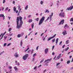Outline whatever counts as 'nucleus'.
<instances>
[{
	"instance_id": "f257e3e1",
	"label": "nucleus",
	"mask_w": 73,
	"mask_h": 73,
	"mask_svg": "<svg viewBox=\"0 0 73 73\" xmlns=\"http://www.w3.org/2000/svg\"><path fill=\"white\" fill-rule=\"evenodd\" d=\"M22 19H23V18L21 16L17 17V28H18V29H20L21 28V27L22 24L23 23Z\"/></svg>"
},
{
	"instance_id": "f03ea898",
	"label": "nucleus",
	"mask_w": 73,
	"mask_h": 73,
	"mask_svg": "<svg viewBox=\"0 0 73 73\" xmlns=\"http://www.w3.org/2000/svg\"><path fill=\"white\" fill-rule=\"evenodd\" d=\"M45 20V17L44 16L42 17L41 19L39 20L38 25H41L42 24L44 21Z\"/></svg>"
},
{
	"instance_id": "7ed1b4c3",
	"label": "nucleus",
	"mask_w": 73,
	"mask_h": 73,
	"mask_svg": "<svg viewBox=\"0 0 73 73\" xmlns=\"http://www.w3.org/2000/svg\"><path fill=\"white\" fill-rule=\"evenodd\" d=\"M28 56H29V55L28 54H25L23 58V59L24 60H26L27 59V58H28Z\"/></svg>"
},
{
	"instance_id": "20e7f679",
	"label": "nucleus",
	"mask_w": 73,
	"mask_h": 73,
	"mask_svg": "<svg viewBox=\"0 0 73 73\" xmlns=\"http://www.w3.org/2000/svg\"><path fill=\"white\" fill-rule=\"evenodd\" d=\"M59 16L62 17H65V13L64 12H61L59 14Z\"/></svg>"
},
{
	"instance_id": "39448f33",
	"label": "nucleus",
	"mask_w": 73,
	"mask_h": 73,
	"mask_svg": "<svg viewBox=\"0 0 73 73\" xmlns=\"http://www.w3.org/2000/svg\"><path fill=\"white\" fill-rule=\"evenodd\" d=\"M51 60H52V58L47 59V60H45L44 62H45L46 64H48V63H49V62H50Z\"/></svg>"
},
{
	"instance_id": "423d86ee",
	"label": "nucleus",
	"mask_w": 73,
	"mask_h": 73,
	"mask_svg": "<svg viewBox=\"0 0 73 73\" xmlns=\"http://www.w3.org/2000/svg\"><path fill=\"white\" fill-rule=\"evenodd\" d=\"M56 34H55L52 37H50V38H48V40H47L48 41H49V40H50V39H52V38H54V37H56Z\"/></svg>"
},
{
	"instance_id": "0eeeda50",
	"label": "nucleus",
	"mask_w": 73,
	"mask_h": 73,
	"mask_svg": "<svg viewBox=\"0 0 73 73\" xmlns=\"http://www.w3.org/2000/svg\"><path fill=\"white\" fill-rule=\"evenodd\" d=\"M73 8V5L70 7H68L66 9L67 11H71Z\"/></svg>"
},
{
	"instance_id": "6e6552de",
	"label": "nucleus",
	"mask_w": 73,
	"mask_h": 73,
	"mask_svg": "<svg viewBox=\"0 0 73 73\" xmlns=\"http://www.w3.org/2000/svg\"><path fill=\"white\" fill-rule=\"evenodd\" d=\"M64 23V19H62L61 21L59 23V25H61V24H63Z\"/></svg>"
},
{
	"instance_id": "1a4fd4ad",
	"label": "nucleus",
	"mask_w": 73,
	"mask_h": 73,
	"mask_svg": "<svg viewBox=\"0 0 73 73\" xmlns=\"http://www.w3.org/2000/svg\"><path fill=\"white\" fill-rule=\"evenodd\" d=\"M14 56H15L16 58H17V57H19V54H18V53L16 52L15 53L14 55Z\"/></svg>"
},
{
	"instance_id": "9d476101",
	"label": "nucleus",
	"mask_w": 73,
	"mask_h": 73,
	"mask_svg": "<svg viewBox=\"0 0 73 73\" xmlns=\"http://www.w3.org/2000/svg\"><path fill=\"white\" fill-rule=\"evenodd\" d=\"M49 50V48H46L44 50V52L45 54H47V53L48 52V50Z\"/></svg>"
},
{
	"instance_id": "9b49d317",
	"label": "nucleus",
	"mask_w": 73,
	"mask_h": 73,
	"mask_svg": "<svg viewBox=\"0 0 73 73\" xmlns=\"http://www.w3.org/2000/svg\"><path fill=\"white\" fill-rule=\"evenodd\" d=\"M53 13L52 12L51 13V14L50 15V21L52 20V17L53 16Z\"/></svg>"
},
{
	"instance_id": "f8f14e48",
	"label": "nucleus",
	"mask_w": 73,
	"mask_h": 73,
	"mask_svg": "<svg viewBox=\"0 0 73 73\" xmlns=\"http://www.w3.org/2000/svg\"><path fill=\"white\" fill-rule=\"evenodd\" d=\"M61 54H60L59 56H58L57 58V60H58L60 58V57H61Z\"/></svg>"
},
{
	"instance_id": "ddd939ff",
	"label": "nucleus",
	"mask_w": 73,
	"mask_h": 73,
	"mask_svg": "<svg viewBox=\"0 0 73 73\" xmlns=\"http://www.w3.org/2000/svg\"><path fill=\"white\" fill-rule=\"evenodd\" d=\"M62 33L63 34V35L64 36V35H66L67 33H66V31H64Z\"/></svg>"
},
{
	"instance_id": "4468645a",
	"label": "nucleus",
	"mask_w": 73,
	"mask_h": 73,
	"mask_svg": "<svg viewBox=\"0 0 73 73\" xmlns=\"http://www.w3.org/2000/svg\"><path fill=\"white\" fill-rule=\"evenodd\" d=\"M64 28L65 29H66V28H68V25L67 24H66L65 25L64 27Z\"/></svg>"
},
{
	"instance_id": "2eb2a0df",
	"label": "nucleus",
	"mask_w": 73,
	"mask_h": 73,
	"mask_svg": "<svg viewBox=\"0 0 73 73\" xmlns=\"http://www.w3.org/2000/svg\"><path fill=\"white\" fill-rule=\"evenodd\" d=\"M15 63L16 64V65H20V63L19 62H17V61H15Z\"/></svg>"
},
{
	"instance_id": "dca6fc26",
	"label": "nucleus",
	"mask_w": 73,
	"mask_h": 73,
	"mask_svg": "<svg viewBox=\"0 0 73 73\" xmlns=\"http://www.w3.org/2000/svg\"><path fill=\"white\" fill-rule=\"evenodd\" d=\"M36 56V53H35L33 55V57L34 58H33V60H34V59H35V56Z\"/></svg>"
},
{
	"instance_id": "f3484780",
	"label": "nucleus",
	"mask_w": 73,
	"mask_h": 73,
	"mask_svg": "<svg viewBox=\"0 0 73 73\" xmlns=\"http://www.w3.org/2000/svg\"><path fill=\"white\" fill-rule=\"evenodd\" d=\"M58 41V38H57L56 40V45L57 44Z\"/></svg>"
},
{
	"instance_id": "a211bd4d",
	"label": "nucleus",
	"mask_w": 73,
	"mask_h": 73,
	"mask_svg": "<svg viewBox=\"0 0 73 73\" xmlns=\"http://www.w3.org/2000/svg\"><path fill=\"white\" fill-rule=\"evenodd\" d=\"M69 40H67L66 41V44H69Z\"/></svg>"
},
{
	"instance_id": "6ab92c4d",
	"label": "nucleus",
	"mask_w": 73,
	"mask_h": 73,
	"mask_svg": "<svg viewBox=\"0 0 73 73\" xmlns=\"http://www.w3.org/2000/svg\"><path fill=\"white\" fill-rule=\"evenodd\" d=\"M47 12L48 13L49 12V11H48V9H46L45 11V13H47Z\"/></svg>"
},
{
	"instance_id": "aec40b11",
	"label": "nucleus",
	"mask_w": 73,
	"mask_h": 73,
	"mask_svg": "<svg viewBox=\"0 0 73 73\" xmlns=\"http://www.w3.org/2000/svg\"><path fill=\"white\" fill-rule=\"evenodd\" d=\"M4 16V15L3 14L0 15V17H3Z\"/></svg>"
},
{
	"instance_id": "412c9836",
	"label": "nucleus",
	"mask_w": 73,
	"mask_h": 73,
	"mask_svg": "<svg viewBox=\"0 0 73 73\" xmlns=\"http://www.w3.org/2000/svg\"><path fill=\"white\" fill-rule=\"evenodd\" d=\"M22 45H23V40H21V41L20 42V45L21 46H22Z\"/></svg>"
},
{
	"instance_id": "4be33fe9",
	"label": "nucleus",
	"mask_w": 73,
	"mask_h": 73,
	"mask_svg": "<svg viewBox=\"0 0 73 73\" xmlns=\"http://www.w3.org/2000/svg\"><path fill=\"white\" fill-rule=\"evenodd\" d=\"M40 4H41V5H42V4H44V2L41 1L40 2Z\"/></svg>"
},
{
	"instance_id": "5701e85b",
	"label": "nucleus",
	"mask_w": 73,
	"mask_h": 73,
	"mask_svg": "<svg viewBox=\"0 0 73 73\" xmlns=\"http://www.w3.org/2000/svg\"><path fill=\"white\" fill-rule=\"evenodd\" d=\"M21 35L20 34H18L17 35V37L18 38H20V37H21Z\"/></svg>"
},
{
	"instance_id": "b1692460",
	"label": "nucleus",
	"mask_w": 73,
	"mask_h": 73,
	"mask_svg": "<svg viewBox=\"0 0 73 73\" xmlns=\"http://www.w3.org/2000/svg\"><path fill=\"white\" fill-rule=\"evenodd\" d=\"M35 20H36V21H38V20H39V18H37L35 19Z\"/></svg>"
},
{
	"instance_id": "393cba45",
	"label": "nucleus",
	"mask_w": 73,
	"mask_h": 73,
	"mask_svg": "<svg viewBox=\"0 0 73 73\" xmlns=\"http://www.w3.org/2000/svg\"><path fill=\"white\" fill-rule=\"evenodd\" d=\"M14 9V11H15L16 12V7H15L13 8Z\"/></svg>"
},
{
	"instance_id": "a878e982",
	"label": "nucleus",
	"mask_w": 73,
	"mask_h": 73,
	"mask_svg": "<svg viewBox=\"0 0 73 73\" xmlns=\"http://www.w3.org/2000/svg\"><path fill=\"white\" fill-rule=\"evenodd\" d=\"M33 21L32 19H29V23H31V22H32V21Z\"/></svg>"
},
{
	"instance_id": "bb28decb",
	"label": "nucleus",
	"mask_w": 73,
	"mask_h": 73,
	"mask_svg": "<svg viewBox=\"0 0 73 73\" xmlns=\"http://www.w3.org/2000/svg\"><path fill=\"white\" fill-rule=\"evenodd\" d=\"M21 37L24 35V33H22L21 34Z\"/></svg>"
},
{
	"instance_id": "cd10ccee",
	"label": "nucleus",
	"mask_w": 73,
	"mask_h": 73,
	"mask_svg": "<svg viewBox=\"0 0 73 73\" xmlns=\"http://www.w3.org/2000/svg\"><path fill=\"white\" fill-rule=\"evenodd\" d=\"M28 5H27L25 7V10H27V9H28Z\"/></svg>"
},
{
	"instance_id": "c85d7f7f",
	"label": "nucleus",
	"mask_w": 73,
	"mask_h": 73,
	"mask_svg": "<svg viewBox=\"0 0 73 73\" xmlns=\"http://www.w3.org/2000/svg\"><path fill=\"white\" fill-rule=\"evenodd\" d=\"M29 48H28L26 50H25V52H27V51H28V50H29Z\"/></svg>"
},
{
	"instance_id": "c756f323",
	"label": "nucleus",
	"mask_w": 73,
	"mask_h": 73,
	"mask_svg": "<svg viewBox=\"0 0 73 73\" xmlns=\"http://www.w3.org/2000/svg\"><path fill=\"white\" fill-rule=\"evenodd\" d=\"M44 61V59H43L40 62V63H41L42 62H43V61Z\"/></svg>"
},
{
	"instance_id": "7c9ffc66",
	"label": "nucleus",
	"mask_w": 73,
	"mask_h": 73,
	"mask_svg": "<svg viewBox=\"0 0 73 73\" xmlns=\"http://www.w3.org/2000/svg\"><path fill=\"white\" fill-rule=\"evenodd\" d=\"M33 52H34V50H33V49L31 50V54H33Z\"/></svg>"
},
{
	"instance_id": "2f4dec72",
	"label": "nucleus",
	"mask_w": 73,
	"mask_h": 73,
	"mask_svg": "<svg viewBox=\"0 0 73 73\" xmlns=\"http://www.w3.org/2000/svg\"><path fill=\"white\" fill-rule=\"evenodd\" d=\"M70 62V60H68L67 61V64H69Z\"/></svg>"
},
{
	"instance_id": "473e14b6",
	"label": "nucleus",
	"mask_w": 73,
	"mask_h": 73,
	"mask_svg": "<svg viewBox=\"0 0 73 73\" xmlns=\"http://www.w3.org/2000/svg\"><path fill=\"white\" fill-rule=\"evenodd\" d=\"M55 38H54V39L52 40V42H54L55 41Z\"/></svg>"
},
{
	"instance_id": "72a5a7b5",
	"label": "nucleus",
	"mask_w": 73,
	"mask_h": 73,
	"mask_svg": "<svg viewBox=\"0 0 73 73\" xmlns=\"http://www.w3.org/2000/svg\"><path fill=\"white\" fill-rule=\"evenodd\" d=\"M34 27V24L33 23V24H32V25H31V27L33 29V27Z\"/></svg>"
},
{
	"instance_id": "f704fd0d",
	"label": "nucleus",
	"mask_w": 73,
	"mask_h": 73,
	"mask_svg": "<svg viewBox=\"0 0 73 73\" xmlns=\"http://www.w3.org/2000/svg\"><path fill=\"white\" fill-rule=\"evenodd\" d=\"M69 47H68L67 48L65 49V51H67L69 49Z\"/></svg>"
},
{
	"instance_id": "c9c22d12",
	"label": "nucleus",
	"mask_w": 73,
	"mask_h": 73,
	"mask_svg": "<svg viewBox=\"0 0 73 73\" xmlns=\"http://www.w3.org/2000/svg\"><path fill=\"white\" fill-rule=\"evenodd\" d=\"M14 69H15V70H17V67L15 66L14 67Z\"/></svg>"
},
{
	"instance_id": "e433bc0d",
	"label": "nucleus",
	"mask_w": 73,
	"mask_h": 73,
	"mask_svg": "<svg viewBox=\"0 0 73 73\" xmlns=\"http://www.w3.org/2000/svg\"><path fill=\"white\" fill-rule=\"evenodd\" d=\"M12 30V28H10L9 29V31L11 32V31Z\"/></svg>"
},
{
	"instance_id": "4c0bfd02",
	"label": "nucleus",
	"mask_w": 73,
	"mask_h": 73,
	"mask_svg": "<svg viewBox=\"0 0 73 73\" xmlns=\"http://www.w3.org/2000/svg\"><path fill=\"white\" fill-rule=\"evenodd\" d=\"M4 40H6L7 38V36H4Z\"/></svg>"
},
{
	"instance_id": "58836bf2",
	"label": "nucleus",
	"mask_w": 73,
	"mask_h": 73,
	"mask_svg": "<svg viewBox=\"0 0 73 73\" xmlns=\"http://www.w3.org/2000/svg\"><path fill=\"white\" fill-rule=\"evenodd\" d=\"M60 63H57V64H56V66H58V65H60Z\"/></svg>"
},
{
	"instance_id": "ea45409f",
	"label": "nucleus",
	"mask_w": 73,
	"mask_h": 73,
	"mask_svg": "<svg viewBox=\"0 0 73 73\" xmlns=\"http://www.w3.org/2000/svg\"><path fill=\"white\" fill-rule=\"evenodd\" d=\"M11 45V43H10L9 44H8V45L7 46H10V45Z\"/></svg>"
},
{
	"instance_id": "a19ab883",
	"label": "nucleus",
	"mask_w": 73,
	"mask_h": 73,
	"mask_svg": "<svg viewBox=\"0 0 73 73\" xmlns=\"http://www.w3.org/2000/svg\"><path fill=\"white\" fill-rule=\"evenodd\" d=\"M38 47H39V46H37L36 48V50H38Z\"/></svg>"
},
{
	"instance_id": "79ce46f5",
	"label": "nucleus",
	"mask_w": 73,
	"mask_h": 73,
	"mask_svg": "<svg viewBox=\"0 0 73 73\" xmlns=\"http://www.w3.org/2000/svg\"><path fill=\"white\" fill-rule=\"evenodd\" d=\"M70 21H73V18H72L70 20Z\"/></svg>"
},
{
	"instance_id": "37998d69",
	"label": "nucleus",
	"mask_w": 73,
	"mask_h": 73,
	"mask_svg": "<svg viewBox=\"0 0 73 73\" xmlns=\"http://www.w3.org/2000/svg\"><path fill=\"white\" fill-rule=\"evenodd\" d=\"M4 51H3L2 52H1V53H0V55H1V54H3V53H4Z\"/></svg>"
},
{
	"instance_id": "c03bdc74",
	"label": "nucleus",
	"mask_w": 73,
	"mask_h": 73,
	"mask_svg": "<svg viewBox=\"0 0 73 73\" xmlns=\"http://www.w3.org/2000/svg\"><path fill=\"white\" fill-rule=\"evenodd\" d=\"M19 12L20 13V12H22V11H21V9H19Z\"/></svg>"
},
{
	"instance_id": "a18cd8bd",
	"label": "nucleus",
	"mask_w": 73,
	"mask_h": 73,
	"mask_svg": "<svg viewBox=\"0 0 73 73\" xmlns=\"http://www.w3.org/2000/svg\"><path fill=\"white\" fill-rule=\"evenodd\" d=\"M32 16V15H29L28 16V17L29 18V17H31Z\"/></svg>"
},
{
	"instance_id": "49530a36",
	"label": "nucleus",
	"mask_w": 73,
	"mask_h": 73,
	"mask_svg": "<svg viewBox=\"0 0 73 73\" xmlns=\"http://www.w3.org/2000/svg\"><path fill=\"white\" fill-rule=\"evenodd\" d=\"M7 45V43H5L3 45V46H5Z\"/></svg>"
},
{
	"instance_id": "de8ad7c7",
	"label": "nucleus",
	"mask_w": 73,
	"mask_h": 73,
	"mask_svg": "<svg viewBox=\"0 0 73 73\" xmlns=\"http://www.w3.org/2000/svg\"><path fill=\"white\" fill-rule=\"evenodd\" d=\"M8 8H9L8 7H7L5 9V11H7V10L8 9Z\"/></svg>"
},
{
	"instance_id": "09e8293b",
	"label": "nucleus",
	"mask_w": 73,
	"mask_h": 73,
	"mask_svg": "<svg viewBox=\"0 0 73 73\" xmlns=\"http://www.w3.org/2000/svg\"><path fill=\"white\" fill-rule=\"evenodd\" d=\"M13 35V33H11L9 35L10 36H12Z\"/></svg>"
},
{
	"instance_id": "8fccbe9b",
	"label": "nucleus",
	"mask_w": 73,
	"mask_h": 73,
	"mask_svg": "<svg viewBox=\"0 0 73 73\" xmlns=\"http://www.w3.org/2000/svg\"><path fill=\"white\" fill-rule=\"evenodd\" d=\"M18 10H19L20 9H21V8H20V6H18Z\"/></svg>"
},
{
	"instance_id": "3c124183",
	"label": "nucleus",
	"mask_w": 73,
	"mask_h": 73,
	"mask_svg": "<svg viewBox=\"0 0 73 73\" xmlns=\"http://www.w3.org/2000/svg\"><path fill=\"white\" fill-rule=\"evenodd\" d=\"M62 41H61L60 43H59V45H61V44H62Z\"/></svg>"
},
{
	"instance_id": "603ef678",
	"label": "nucleus",
	"mask_w": 73,
	"mask_h": 73,
	"mask_svg": "<svg viewBox=\"0 0 73 73\" xmlns=\"http://www.w3.org/2000/svg\"><path fill=\"white\" fill-rule=\"evenodd\" d=\"M54 48V46H52V50H53Z\"/></svg>"
},
{
	"instance_id": "864d4df0",
	"label": "nucleus",
	"mask_w": 73,
	"mask_h": 73,
	"mask_svg": "<svg viewBox=\"0 0 73 73\" xmlns=\"http://www.w3.org/2000/svg\"><path fill=\"white\" fill-rule=\"evenodd\" d=\"M65 44L64 45L62 46V48H64V47H65Z\"/></svg>"
},
{
	"instance_id": "5fc2aeb1",
	"label": "nucleus",
	"mask_w": 73,
	"mask_h": 73,
	"mask_svg": "<svg viewBox=\"0 0 73 73\" xmlns=\"http://www.w3.org/2000/svg\"><path fill=\"white\" fill-rule=\"evenodd\" d=\"M46 71V69H45V70H44L43 73H45V72Z\"/></svg>"
},
{
	"instance_id": "6e6d98bb",
	"label": "nucleus",
	"mask_w": 73,
	"mask_h": 73,
	"mask_svg": "<svg viewBox=\"0 0 73 73\" xmlns=\"http://www.w3.org/2000/svg\"><path fill=\"white\" fill-rule=\"evenodd\" d=\"M9 69H12V66H9Z\"/></svg>"
},
{
	"instance_id": "4d7b16f0",
	"label": "nucleus",
	"mask_w": 73,
	"mask_h": 73,
	"mask_svg": "<svg viewBox=\"0 0 73 73\" xmlns=\"http://www.w3.org/2000/svg\"><path fill=\"white\" fill-rule=\"evenodd\" d=\"M5 0H3V3H5Z\"/></svg>"
},
{
	"instance_id": "13d9d810",
	"label": "nucleus",
	"mask_w": 73,
	"mask_h": 73,
	"mask_svg": "<svg viewBox=\"0 0 73 73\" xmlns=\"http://www.w3.org/2000/svg\"><path fill=\"white\" fill-rule=\"evenodd\" d=\"M49 17H48L47 19H46V21L48 20H49Z\"/></svg>"
},
{
	"instance_id": "bf43d9fd",
	"label": "nucleus",
	"mask_w": 73,
	"mask_h": 73,
	"mask_svg": "<svg viewBox=\"0 0 73 73\" xmlns=\"http://www.w3.org/2000/svg\"><path fill=\"white\" fill-rule=\"evenodd\" d=\"M5 33H6V32H5L3 34V35H5Z\"/></svg>"
},
{
	"instance_id": "052dcab7",
	"label": "nucleus",
	"mask_w": 73,
	"mask_h": 73,
	"mask_svg": "<svg viewBox=\"0 0 73 73\" xmlns=\"http://www.w3.org/2000/svg\"><path fill=\"white\" fill-rule=\"evenodd\" d=\"M37 68V67H35L34 68V69L35 70Z\"/></svg>"
},
{
	"instance_id": "680f3d73",
	"label": "nucleus",
	"mask_w": 73,
	"mask_h": 73,
	"mask_svg": "<svg viewBox=\"0 0 73 73\" xmlns=\"http://www.w3.org/2000/svg\"><path fill=\"white\" fill-rule=\"evenodd\" d=\"M13 4H15V1H13Z\"/></svg>"
},
{
	"instance_id": "e2e57ef3",
	"label": "nucleus",
	"mask_w": 73,
	"mask_h": 73,
	"mask_svg": "<svg viewBox=\"0 0 73 73\" xmlns=\"http://www.w3.org/2000/svg\"><path fill=\"white\" fill-rule=\"evenodd\" d=\"M44 35V33H42L40 35V36H42Z\"/></svg>"
},
{
	"instance_id": "0e129e2a",
	"label": "nucleus",
	"mask_w": 73,
	"mask_h": 73,
	"mask_svg": "<svg viewBox=\"0 0 73 73\" xmlns=\"http://www.w3.org/2000/svg\"><path fill=\"white\" fill-rule=\"evenodd\" d=\"M30 52H31V50H30L29 51H28V53H29Z\"/></svg>"
},
{
	"instance_id": "69168bd1",
	"label": "nucleus",
	"mask_w": 73,
	"mask_h": 73,
	"mask_svg": "<svg viewBox=\"0 0 73 73\" xmlns=\"http://www.w3.org/2000/svg\"><path fill=\"white\" fill-rule=\"evenodd\" d=\"M45 37H44V38L43 39V41H45Z\"/></svg>"
},
{
	"instance_id": "338daca9",
	"label": "nucleus",
	"mask_w": 73,
	"mask_h": 73,
	"mask_svg": "<svg viewBox=\"0 0 73 73\" xmlns=\"http://www.w3.org/2000/svg\"><path fill=\"white\" fill-rule=\"evenodd\" d=\"M54 52H52V55H54Z\"/></svg>"
},
{
	"instance_id": "774afa93",
	"label": "nucleus",
	"mask_w": 73,
	"mask_h": 73,
	"mask_svg": "<svg viewBox=\"0 0 73 73\" xmlns=\"http://www.w3.org/2000/svg\"><path fill=\"white\" fill-rule=\"evenodd\" d=\"M11 40H12V38H10L9 39V41H11Z\"/></svg>"
}]
</instances>
